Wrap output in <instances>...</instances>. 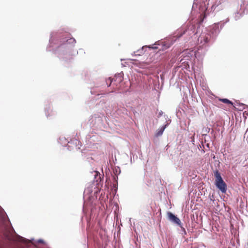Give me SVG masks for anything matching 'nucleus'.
<instances>
[{"instance_id":"1a4fd4ad","label":"nucleus","mask_w":248,"mask_h":248,"mask_svg":"<svg viewBox=\"0 0 248 248\" xmlns=\"http://www.w3.org/2000/svg\"><path fill=\"white\" fill-rule=\"evenodd\" d=\"M149 48H154V49H157L158 47H156V46H155V47H150V46H149Z\"/></svg>"},{"instance_id":"9d476101","label":"nucleus","mask_w":248,"mask_h":248,"mask_svg":"<svg viewBox=\"0 0 248 248\" xmlns=\"http://www.w3.org/2000/svg\"><path fill=\"white\" fill-rule=\"evenodd\" d=\"M181 36H182V33H181L180 35L179 36V37H180Z\"/></svg>"},{"instance_id":"6e6552de","label":"nucleus","mask_w":248,"mask_h":248,"mask_svg":"<svg viewBox=\"0 0 248 248\" xmlns=\"http://www.w3.org/2000/svg\"><path fill=\"white\" fill-rule=\"evenodd\" d=\"M95 176L96 177V176H97L98 174L100 175V173L98 172V171H95Z\"/></svg>"},{"instance_id":"20e7f679","label":"nucleus","mask_w":248,"mask_h":248,"mask_svg":"<svg viewBox=\"0 0 248 248\" xmlns=\"http://www.w3.org/2000/svg\"><path fill=\"white\" fill-rule=\"evenodd\" d=\"M123 78L121 74H118L116 75L115 77L113 78L114 82L112 84V86L115 85L117 86L118 83H120L123 80Z\"/></svg>"},{"instance_id":"f257e3e1","label":"nucleus","mask_w":248,"mask_h":248,"mask_svg":"<svg viewBox=\"0 0 248 248\" xmlns=\"http://www.w3.org/2000/svg\"><path fill=\"white\" fill-rule=\"evenodd\" d=\"M215 177V185L217 188H218L222 193L226 192L227 186L226 183L222 179L221 175L217 170H216L214 172Z\"/></svg>"},{"instance_id":"f03ea898","label":"nucleus","mask_w":248,"mask_h":248,"mask_svg":"<svg viewBox=\"0 0 248 248\" xmlns=\"http://www.w3.org/2000/svg\"><path fill=\"white\" fill-rule=\"evenodd\" d=\"M210 35L205 33H202L198 38V42L202 45H204L207 44L210 40Z\"/></svg>"},{"instance_id":"423d86ee","label":"nucleus","mask_w":248,"mask_h":248,"mask_svg":"<svg viewBox=\"0 0 248 248\" xmlns=\"http://www.w3.org/2000/svg\"><path fill=\"white\" fill-rule=\"evenodd\" d=\"M219 100L225 104H230L231 105H233V103L232 101L226 98L219 99Z\"/></svg>"},{"instance_id":"7ed1b4c3","label":"nucleus","mask_w":248,"mask_h":248,"mask_svg":"<svg viewBox=\"0 0 248 248\" xmlns=\"http://www.w3.org/2000/svg\"><path fill=\"white\" fill-rule=\"evenodd\" d=\"M168 219L172 222L175 223L179 225L181 228H182L181 226V222L179 218L173 215L172 213L169 212L167 213Z\"/></svg>"},{"instance_id":"0eeeda50","label":"nucleus","mask_w":248,"mask_h":248,"mask_svg":"<svg viewBox=\"0 0 248 248\" xmlns=\"http://www.w3.org/2000/svg\"><path fill=\"white\" fill-rule=\"evenodd\" d=\"M114 79L111 78H109L106 80V83L108 84V86H110L111 85H112Z\"/></svg>"},{"instance_id":"39448f33","label":"nucleus","mask_w":248,"mask_h":248,"mask_svg":"<svg viewBox=\"0 0 248 248\" xmlns=\"http://www.w3.org/2000/svg\"><path fill=\"white\" fill-rule=\"evenodd\" d=\"M167 126V124L162 126L160 129H159L155 133V136L157 137L161 136Z\"/></svg>"}]
</instances>
